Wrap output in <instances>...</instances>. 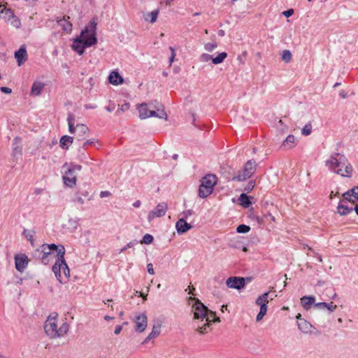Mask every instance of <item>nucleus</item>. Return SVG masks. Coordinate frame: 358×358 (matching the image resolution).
<instances>
[{
    "label": "nucleus",
    "instance_id": "nucleus-14",
    "mask_svg": "<svg viewBox=\"0 0 358 358\" xmlns=\"http://www.w3.org/2000/svg\"><path fill=\"white\" fill-rule=\"evenodd\" d=\"M135 331L141 333L144 331L148 325V318L145 313L139 314L136 316L135 320Z\"/></svg>",
    "mask_w": 358,
    "mask_h": 358
},
{
    "label": "nucleus",
    "instance_id": "nucleus-23",
    "mask_svg": "<svg viewBox=\"0 0 358 358\" xmlns=\"http://www.w3.org/2000/svg\"><path fill=\"white\" fill-rule=\"evenodd\" d=\"M108 81L113 85H118L123 83L124 80L119 73L113 71L108 76Z\"/></svg>",
    "mask_w": 358,
    "mask_h": 358
},
{
    "label": "nucleus",
    "instance_id": "nucleus-36",
    "mask_svg": "<svg viewBox=\"0 0 358 358\" xmlns=\"http://www.w3.org/2000/svg\"><path fill=\"white\" fill-rule=\"evenodd\" d=\"M281 59L285 63H289L292 59V52L289 50H285L282 52Z\"/></svg>",
    "mask_w": 358,
    "mask_h": 358
},
{
    "label": "nucleus",
    "instance_id": "nucleus-61",
    "mask_svg": "<svg viewBox=\"0 0 358 358\" xmlns=\"http://www.w3.org/2000/svg\"><path fill=\"white\" fill-rule=\"evenodd\" d=\"M208 317H210V320H212V317H215V313L213 312V311H209L208 310Z\"/></svg>",
    "mask_w": 358,
    "mask_h": 358
},
{
    "label": "nucleus",
    "instance_id": "nucleus-7",
    "mask_svg": "<svg viewBox=\"0 0 358 358\" xmlns=\"http://www.w3.org/2000/svg\"><path fill=\"white\" fill-rule=\"evenodd\" d=\"M96 43V38L92 37L91 38L87 39L85 42H83L80 37H77L73 40L71 48L79 55H81L83 54L85 48L95 45Z\"/></svg>",
    "mask_w": 358,
    "mask_h": 358
},
{
    "label": "nucleus",
    "instance_id": "nucleus-6",
    "mask_svg": "<svg viewBox=\"0 0 358 358\" xmlns=\"http://www.w3.org/2000/svg\"><path fill=\"white\" fill-rule=\"evenodd\" d=\"M216 183L217 178L215 175L208 174L204 176L199 188V196L201 198H206L212 194Z\"/></svg>",
    "mask_w": 358,
    "mask_h": 358
},
{
    "label": "nucleus",
    "instance_id": "nucleus-50",
    "mask_svg": "<svg viewBox=\"0 0 358 358\" xmlns=\"http://www.w3.org/2000/svg\"><path fill=\"white\" fill-rule=\"evenodd\" d=\"M73 201H74L75 202H77V203H80V204H83V203H85V201H84V199H83V197H82V196H80L78 194H77L75 196V197H74V199H73Z\"/></svg>",
    "mask_w": 358,
    "mask_h": 358
},
{
    "label": "nucleus",
    "instance_id": "nucleus-11",
    "mask_svg": "<svg viewBox=\"0 0 358 358\" xmlns=\"http://www.w3.org/2000/svg\"><path fill=\"white\" fill-rule=\"evenodd\" d=\"M96 23L95 21L91 20L90 22L85 27V29L82 30L80 35L78 37H80L83 42H85L87 39L91 38L92 37L96 38Z\"/></svg>",
    "mask_w": 358,
    "mask_h": 358
},
{
    "label": "nucleus",
    "instance_id": "nucleus-53",
    "mask_svg": "<svg viewBox=\"0 0 358 358\" xmlns=\"http://www.w3.org/2000/svg\"><path fill=\"white\" fill-rule=\"evenodd\" d=\"M294 13V10L293 9H289L287 10H285L282 13V15H285V17H290L291 15H292Z\"/></svg>",
    "mask_w": 358,
    "mask_h": 358
},
{
    "label": "nucleus",
    "instance_id": "nucleus-49",
    "mask_svg": "<svg viewBox=\"0 0 358 358\" xmlns=\"http://www.w3.org/2000/svg\"><path fill=\"white\" fill-rule=\"evenodd\" d=\"M169 50H171V57L169 58V64L171 65V64L173 62L175 57H176V52L175 50L173 47H169Z\"/></svg>",
    "mask_w": 358,
    "mask_h": 358
},
{
    "label": "nucleus",
    "instance_id": "nucleus-64",
    "mask_svg": "<svg viewBox=\"0 0 358 358\" xmlns=\"http://www.w3.org/2000/svg\"><path fill=\"white\" fill-rule=\"evenodd\" d=\"M151 339H152V338H150V335H148V337L143 342V344L148 343Z\"/></svg>",
    "mask_w": 358,
    "mask_h": 358
},
{
    "label": "nucleus",
    "instance_id": "nucleus-2",
    "mask_svg": "<svg viewBox=\"0 0 358 358\" xmlns=\"http://www.w3.org/2000/svg\"><path fill=\"white\" fill-rule=\"evenodd\" d=\"M325 166L334 173L342 177L350 178L352 173V166L346 157L339 152H334L325 161Z\"/></svg>",
    "mask_w": 358,
    "mask_h": 358
},
{
    "label": "nucleus",
    "instance_id": "nucleus-56",
    "mask_svg": "<svg viewBox=\"0 0 358 358\" xmlns=\"http://www.w3.org/2000/svg\"><path fill=\"white\" fill-rule=\"evenodd\" d=\"M122 330V327L121 325H117L115 328L114 333H115V334L118 335L120 334Z\"/></svg>",
    "mask_w": 358,
    "mask_h": 358
},
{
    "label": "nucleus",
    "instance_id": "nucleus-27",
    "mask_svg": "<svg viewBox=\"0 0 358 358\" xmlns=\"http://www.w3.org/2000/svg\"><path fill=\"white\" fill-rule=\"evenodd\" d=\"M57 22L59 25L63 27V29L66 31H71L72 29V24L68 22L67 19L64 17L62 18L57 17Z\"/></svg>",
    "mask_w": 358,
    "mask_h": 358
},
{
    "label": "nucleus",
    "instance_id": "nucleus-35",
    "mask_svg": "<svg viewBox=\"0 0 358 358\" xmlns=\"http://www.w3.org/2000/svg\"><path fill=\"white\" fill-rule=\"evenodd\" d=\"M157 15H158V10H152L151 13H148L147 15L145 17V20L146 21L150 22L151 23H154L157 20Z\"/></svg>",
    "mask_w": 358,
    "mask_h": 358
},
{
    "label": "nucleus",
    "instance_id": "nucleus-57",
    "mask_svg": "<svg viewBox=\"0 0 358 358\" xmlns=\"http://www.w3.org/2000/svg\"><path fill=\"white\" fill-rule=\"evenodd\" d=\"M115 108V103H110L109 106L106 107V110L108 112H112Z\"/></svg>",
    "mask_w": 358,
    "mask_h": 358
},
{
    "label": "nucleus",
    "instance_id": "nucleus-60",
    "mask_svg": "<svg viewBox=\"0 0 358 358\" xmlns=\"http://www.w3.org/2000/svg\"><path fill=\"white\" fill-rule=\"evenodd\" d=\"M141 204V201L137 200V201H136L133 203V206H134V208H138V207H140Z\"/></svg>",
    "mask_w": 358,
    "mask_h": 358
},
{
    "label": "nucleus",
    "instance_id": "nucleus-54",
    "mask_svg": "<svg viewBox=\"0 0 358 358\" xmlns=\"http://www.w3.org/2000/svg\"><path fill=\"white\" fill-rule=\"evenodd\" d=\"M111 195V193L109 191H101L100 192V197L105 198Z\"/></svg>",
    "mask_w": 358,
    "mask_h": 358
},
{
    "label": "nucleus",
    "instance_id": "nucleus-63",
    "mask_svg": "<svg viewBox=\"0 0 358 358\" xmlns=\"http://www.w3.org/2000/svg\"><path fill=\"white\" fill-rule=\"evenodd\" d=\"M211 322H220V317H217L216 316H215L211 320Z\"/></svg>",
    "mask_w": 358,
    "mask_h": 358
},
{
    "label": "nucleus",
    "instance_id": "nucleus-62",
    "mask_svg": "<svg viewBox=\"0 0 358 358\" xmlns=\"http://www.w3.org/2000/svg\"><path fill=\"white\" fill-rule=\"evenodd\" d=\"M277 295L276 294H271V292H269V298H268V301H272L275 297H276Z\"/></svg>",
    "mask_w": 358,
    "mask_h": 358
},
{
    "label": "nucleus",
    "instance_id": "nucleus-41",
    "mask_svg": "<svg viewBox=\"0 0 358 358\" xmlns=\"http://www.w3.org/2000/svg\"><path fill=\"white\" fill-rule=\"evenodd\" d=\"M217 47V43L216 42L207 43L204 45V49L207 52H213Z\"/></svg>",
    "mask_w": 358,
    "mask_h": 358
},
{
    "label": "nucleus",
    "instance_id": "nucleus-25",
    "mask_svg": "<svg viewBox=\"0 0 358 358\" xmlns=\"http://www.w3.org/2000/svg\"><path fill=\"white\" fill-rule=\"evenodd\" d=\"M44 87L45 84L43 83L40 81H35L32 85L31 94L34 96L40 95Z\"/></svg>",
    "mask_w": 358,
    "mask_h": 358
},
{
    "label": "nucleus",
    "instance_id": "nucleus-10",
    "mask_svg": "<svg viewBox=\"0 0 358 358\" xmlns=\"http://www.w3.org/2000/svg\"><path fill=\"white\" fill-rule=\"evenodd\" d=\"M1 18L7 23L10 24L15 28H19L21 25L20 19L14 14L10 8H3L0 11Z\"/></svg>",
    "mask_w": 358,
    "mask_h": 358
},
{
    "label": "nucleus",
    "instance_id": "nucleus-37",
    "mask_svg": "<svg viewBox=\"0 0 358 358\" xmlns=\"http://www.w3.org/2000/svg\"><path fill=\"white\" fill-rule=\"evenodd\" d=\"M34 231H31V230H28V229H24L23 231V235L26 237V238L30 241V243L33 245V241H34Z\"/></svg>",
    "mask_w": 358,
    "mask_h": 358
},
{
    "label": "nucleus",
    "instance_id": "nucleus-4",
    "mask_svg": "<svg viewBox=\"0 0 358 358\" xmlns=\"http://www.w3.org/2000/svg\"><path fill=\"white\" fill-rule=\"evenodd\" d=\"M69 131L74 134L73 138L80 141L84 140L89 133L88 127L84 124H76V116L69 113L67 117Z\"/></svg>",
    "mask_w": 358,
    "mask_h": 358
},
{
    "label": "nucleus",
    "instance_id": "nucleus-52",
    "mask_svg": "<svg viewBox=\"0 0 358 358\" xmlns=\"http://www.w3.org/2000/svg\"><path fill=\"white\" fill-rule=\"evenodd\" d=\"M255 186V182L253 181H250L247 185V187L245 188V190L249 192L253 189Z\"/></svg>",
    "mask_w": 358,
    "mask_h": 358
},
{
    "label": "nucleus",
    "instance_id": "nucleus-45",
    "mask_svg": "<svg viewBox=\"0 0 358 358\" xmlns=\"http://www.w3.org/2000/svg\"><path fill=\"white\" fill-rule=\"evenodd\" d=\"M213 57L207 53H203L200 55L199 60L202 62H208L210 60H212Z\"/></svg>",
    "mask_w": 358,
    "mask_h": 358
},
{
    "label": "nucleus",
    "instance_id": "nucleus-34",
    "mask_svg": "<svg viewBox=\"0 0 358 358\" xmlns=\"http://www.w3.org/2000/svg\"><path fill=\"white\" fill-rule=\"evenodd\" d=\"M260 307L259 313L257 315L256 320L257 322L261 321L267 313V306L264 304L258 305Z\"/></svg>",
    "mask_w": 358,
    "mask_h": 358
},
{
    "label": "nucleus",
    "instance_id": "nucleus-19",
    "mask_svg": "<svg viewBox=\"0 0 358 358\" xmlns=\"http://www.w3.org/2000/svg\"><path fill=\"white\" fill-rule=\"evenodd\" d=\"M192 225L187 223L184 217L179 219L176 224V228L178 234H183L186 233L188 230L192 229Z\"/></svg>",
    "mask_w": 358,
    "mask_h": 358
},
{
    "label": "nucleus",
    "instance_id": "nucleus-42",
    "mask_svg": "<svg viewBox=\"0 0 358 358\" xmlns=\"http://www.w3.org/2000/svg\"><path fill=\"white\" fill-rule=\"evenodd\" d=\"M348 191L350 192L351 196H353L354 200L352 201V203H355L358 201V186H355Z\"/></svg>",
    "mask_w": 358,
    "mask_h": 358
},
{
    "label": "nucleus",
    "instance_id": "nucleus-44",
    "mask_svg": "<svg viewBox=\"0 0 358 358\" xmlns=\"http://www.w3.org/2000/svg\"><path fill=\"white\" fill-rule=\"evenodd\" d=\"M153 241V236L150 234H145L143 236L141 243L150 244Z\"/></svg>",
    "mask_w": 358,
    "mask_h": 358
},
{
    "label": "nucleus",
    "instance_id": "nucleus-29",
    "mask_svg": "<svg viewBox=\"0 0 358 358\" xmlns=\"http://www.w3.org/2000/svg\"><path fill=\"white\" fill-rule=\"evenodd\" d=\"M268 298H269V292H264V294H261L258 296V298L256 299V304L257 305H261L264 304L266 305L268 303Z\"/></svg>",
    "mask_w": 358,
    "mask_h": 358
},
{
    "label": "nucleus",
    "instance_id": "nucleus-43",
    "mask_svg": "<svg viewBox=\"0 0 358 358\" xmlns=\"http://www.w3.org/2000/svg\"><path fill=\"white\" fill-rule=\"evenodd\" d=\"M312 131V125L310 123L306 124L301 129V134L304 136L309 135Z\"/></svg>",
    "mask_w": 358,
    "mask_h": 358
},
{
    "label": "nucleus",
    "instance_id": "nucleus-28",
    "mask_svg": "<svg viewBox=\"0 0 358 358\" xmlns=\"http://www.w3.org/2000/svg\"><path fill=\"white\" fill-rule=\"evenodd\" d=\"M73 137L69 136H63L59 141L60 146L63 149H68L69 145H71L73 141Z\"/></svg>",
    "mask_w": 358,
    "mask_h": 358
},
{
    "label": "nucleus",
    "instance_id": "nucleus-16",
    "mask_svg": "<svg viewBox=\"0 0 358 358\" xmlns=\"http://www.w3.org/2000/svg\"><path fill=\"white\" fill-rule=\"evenodd\" d=\"M226 285L229 288L241 289L244 287L245 282L244 278L230 277L227 280Z\"/></svg>",
    "mask_w": 358,
    "mask_h": 358
},
{
    "label": "nucleus",
    "instance_id": "nucleus-30",
    "mask_svg": "<svg viewBox=\"0 0 358 358\" xmlns=\"http://www.w3.org/2000/svg\"><path fill=\"white\" fill-rule=\"evenodd\" d=\"M238 201L240 204L244 208H248L252 204L250 197L244 193L240 195Z\"/></svg>",
    "mask_w": 358,
    "mask_h": 358
},
{
    "label": "nucleus",
    "instance_id": "nucleus-13",
    "mask_svg": "<svg viewBox=\"0 0 358 358\" xmlns=\"http://www.w3.org/2000/svg\"><path fill=\"white\" fill-rule=\"evenodd\" d=\"M167 209L168 205L166 203H159L153 210L149 213L148 215V220L151 221L155 217H160L164 216L166 214Z\"/></svg>",
    "mask_w": 358,
    "mask_h": 358
},
{
    "label": "nucleus",
    "instance_id": "nucleus-9",
    "mask_svg": "<svg viewBox=\"0 0 358 358\" xmlns=\"http://www.w3.org/2000/svg\"><path fill=\"white\" fill-rule=\"evenodd\" d=\"M148 117H155L159 119L167 120V114L165 112L164 107L157 101L150 103Z\"/></svg>",
    "mask_w": 358,
    "mask_h": 358
},
{
    "label": "nucleus",
    "instance_id": "nucleus-20",
    "mask_svg": "<svg viewBox=\"0 0 358 358\" xmlns=\"http://www.w3.org/2000/svg\"><path fill=\"white\" fill-rule=\"evenodd\" d=\"M15 57L17 59L18 66L27 60V50L24 46H21L20 49L15 52Z\"/></svg>",
    "mask_w": 358,
    "mask_h": 358
},
{
    "label": "nucleus",
    "instance_id": "nucleus-58",
    "mask_svg": "<svg viewBox=\"0 0 358 358\" xmlns=\"http://www.w3.org/2000/svg\"><path fill=\"white\" fill-rule=\"evenodd\" d=\"M182 214L184 215L183 217L187 218V217H188V216H190L192 215V211L191 210H187L183 212Z\"/></svg>",
    "mask_w": 358,
    "mask_h": 358
},
{
    "label": "nucleus",
    "instance_id": "nucleus-3",
    "mask_svg": "<svg viewBox=\"0 0 358 358\" xmlns=\"http://www.w3.org/2000/svg\"><path fill=\"white\" fill-rule=\"evenodd\" d=\"M58 314L51 313L44 324V330L48 336L52 339L61 338L66 335L69 331V324L64 322L59 326L57 322Z\"/></svg>",
    "mask_w": 358,
    "mask_h": 358
},
{
    "label": "nucleus",
    "instance_id": "nucleus-59",
    "mask_svg": "<svg viewBox=\"0 0 358 358\" xmlns=\"http://www.w3.org/2000/svg\"><path fill=\"white\" fill-rule=\"evenodd\" d=\"M339 96L341 98L345 99L347 97V93L344 90H341L339 92Z\"/></svg>",
    "mask_w": 358,
    "mask_h": 358
},
{
    "label": "nucleus",
    "instance_id": "nucleus-48",
    "mask_svg": "<svg viewBox=\"0 0 358 358\" xmlns=\"http://www.w3.org/2000/svg\"><path fill=\"white\" fill-rule=\"evenodd\" d=\"M342 196L343 198V200L348 201L352 203V201L354 200L353 196H351L350 192H349V191H347L346 192L343 194Z\"/></svg>",
    "mask_w": 358,
    "mask_h": 358
},
{
    "label": "nucleus",
    "instance_id": "nucleus-17",
    "mask_svg": "<svg viewBox=\"0 0 358 358\" xmlns=\"http://www.w3.org/2000/svg\"><path fill=\"white\" fill-rule=\"evenodd\" d=\"M296 318L297 319L298 328L303 334H310L311 330L313 328V325L307 320L301 318V315L299 313Z\"/></svg>",
    "mask_w": 358,
    "mask_h": 358
},
{
    "label": "nucleus",
    "instance_id": "nucleus-26",
    "mask_svg": "<svg viewBox=\"0 0 358 358\" xmlns=\"http://www.w3.org/2000/svg\"><path fill=\"white\" fill-rule=\"evenodd\" d=\"M315 298L313 296H304L301 298V302L302 306L306 310H309L310 306L315 304Z\"/></svg>",
    "mask_w": 358,
    "mask_h": 358
},
{
    "label": "nucleus",
    "instance_id": "nucleus-47",
    "mask_svg": "<svg viewBox=\"0 0 358 358\" xmlns=\"http://www.w3.org/2000/svg\"><path fill=\"white\" fill-rule=\"evenodd\" d=\"M97 141L95 138L90 139L83 143L82 148L85 149L87 145H95Z\"/></svg>",
    "mask_w": 358,
    "mask_h": 358
},
{
    "label": "nucleus",
    "instance_id": "nucleus-32",
    "mask_svg": "<svg viewBox=\"0 0 358 358\" xmlns=\"http://www.w3.org/2000/svg\"><path fill=\"white\" fill-rule=\"evenodd\" d=\"M66 168L69 170V172L71 171V172H73V173H74L76 174V172L80 171L81 170L82 166L80 164H65L63 166V169H66Z\"/></svg>",
    "mask_w": 358,
    "mask_h": 358
},
{
    "label": "nucleus",
    "instance_id": "nucleus-5",
    "mask_svg": "<svg viewBox=\"0 0 358 358\" xmlns=\"http://www.w3.org/2000/svg\"><path fill=\"white\" fill-rule=\"evenodd\" d=\"M187 302L192 306L193 320L201 319V322H203L204 319L209 317L208 308L199 299L189 296Z\"/></svg>",
    "mask_w": 358,
    "mask_h": 358
},
{
    "label": "nucleus",
    "instance_id": "nucleus-31",
    "mask_svg": "<svg viewBox=\"0 0 358 358\" xmlns=\"http://www.w3.org/2000/svg\"><path fill=\"white\" fill-rule=\"evenodd\" d=\"M353 210L352 208H348L347 206L339 203L337 207V212L341 215H346Z\"/></svg>",
    "mask_w": 358,
    "mask_h": 358
},
{
    "label": "nucleus",
    "instance_id": "nucleus-38",
    "mask_svg": "<svg viewBox=\"0 0 358 358\" xmlns=\"http://www.w3.org/2000/svg\"><path fill=\"white\" fill-rule=\"evenodd\" d=\"M160 334V326H156L154 325L152 329L151 333L149 334L150 338H157Z\"/></svg>",
    "mask_w": 358,
    "mask_h": 358
},
{
    "label": "nucleus",
    "instance_id": "nucleus-8",
    "mask_svg": "<svg viewBox=\"0 0 358 358\" xmlns=\"http://www.w3.org/2000/svg\"><path fill=\"white\" fill-rule=\"evenodd\" d=\"M257 164L253 160L248 161L243 168L241 173L233 178L234 180L244 181L248 178H250L256 170Z\"/></svg>",
    "mask_w": 358,
    "mask_h": 358
},
{
    "label": "nucleus",
    "instance_id": "nucleus-1",
    "mask_svg": "<svg viewBox=\"0 0 358 358\" xmlns=\"http://www.w3.org/2000/svg\"><path fill=\"white\" fill-rule=\"evenodd\" d=\"M53 252H57V259L52 266V271L57 279L61 282H65L70 277V269L66 263L64 259L65 248L63 245H57L52 244H43L41 248L36 251L39 253L38 258L42 263L47 264L48 257L53 255Z\"/></svg>",
    "mask_w": 358,
    "mask_h": 358
},
{
    "label": "nucleus",
    "instance_id": "nucleus-55",
    "mask_svg": "<svg viewBox=\"0 0 358 358\" xmlns=\"http://www.w3.org/2000/svg\"><path fill=\"white\" fill-rule=\"evenodd\" d=\"M0 90L5 94H10L12 92L11 89L7 87H1Z\"/></svg>",
    "mask_w": 358,
    "mask_h": 358
},
{
    "label": "nucleus",
    "instance_id": "nucleus-18",
    "mask_svg": "<svg viewBox=\"0 0 358 358\" xmlns=\"http://www.w3.org/2000/svg\"><path fill=\"white\" fill-rule=\"evenodd\" d=\"M64 169V174L62 176L64 183L67 187H74L76 184V180H77L76 175L71 171L69 172V170L67 169L66 168Z\"/></svg>",
    "mask_w": 358,
    "mask_h": 358
},
{
    "label": "nucleus",
    "instance_id": "nucleus-12",
    "mask_svg": "<svg viewBox=\"0 0 358 358\" xmlns=\"http://www.w3.org/2000/svg\"><path fill=\"white\" fill-rule=\"evenodd\" d=\"M210 322V317H206L203 322H201V319L193 320L194 328L200 334H205L208 332Z\"/></svg>",
    "mask_w": 358,
    "mask_h": 358
},
{
    "label": "nucleus",
    "instance_id": "nucleus-15",
    "mask_svg": "<svg viewBox=\"0 0 358 358\" xmlns=\"http://www.w3.org/2000/svg\"><path fill=\"white\" fill-rule=\"evenodd\" d=\"M15 268L20 273H22L28 265L29 259L24 254L15 255Z\"/></svg>",
    "mask_w": 358,
    "mask_h": 358
},
{
    "label": "nucleus",
    "instance_id": "nucleus-24",
    "mask_svg": "<svg viewBox=\"0 0 358 358\" xmlns=\"http://www.w3.org/2000/svg\"><path fill=\"white\" fill-rule=\"evenodd\" d=\"M296 138L293 135H289L285 140L282 142L281 147L285 150H289L295 147Z\"/></svg>",
    "mask_w": 358,
    "mask_h": 358
},
{
    "label": "nucleus",
    "instance_id": "nucleus-51",
    "mask_svg": "<svg viewBox=\"0 0 358 358\" xmlns=\"http://www.w3.org/2000/svg\"><path fill=\"white\" fill-rule=\"evenodd\" d=\"M147 268H148V272L150 275H154V274H155V271H154V268H153V265H152V264L149 263V264L147 265Z\"/></svg>",
    "mask_w": 358,
    "mask_h": 358
},
{
    "label": "nucleus",
    "instance_id": "nucleus-39",
    "mask_svg": "<svg viewBox=\"0 0 358 358\" xmlns=\"http://www.w3.org/2000/svg\"><path fill=\"white\" fill-rule=\"evenodd\" d=\"M250 227L248 225L240 224L236 228V231L239 234H245L249 232Z\"/></svg>",
    "mask_w": 358,
    "mask_h": 358
},
{
    "label": "nucleus",
    "instance_id": "nucleus-21",
    "mask_svg": "<svg viewBox=\"0 0 358 358\" xmlns=\"http://www.w3.org/2000/svg\"><path fill=\"white\" fill-rule=\"evenodd\" d=\"M314 307L318 310H328L329 313H333L337 308V306L334 304L333 302L325 303L319 302L314 304Z\"/></svg>",
    "mask_w": 358,
    "mask_h": 358
},
{
    "label": "nucleus",
    "instance_id": "nucleus-33",
    "mask_svg": "<svg viewBox=\"0 0 358 358\" xmlns=\"http://www.w3.org/2000/svg\"><path fill=\"white\" fill-rule=\"evenodd\" d=\"M227 54L225 52H222L219 53L215 57L212 59V62L214 64H218L222 62L227 58Z\"/></svg>",
    "mask_w": 358,
    "mask_h": 358
},
{
    "label": "nucleus",
    "instance_id": "nucleus-40",
    "mask_svg": "<svg viewBox=\"0 0 358 358\" xmlns=\"http://www.w3.org/2000/svg\"><path fill=\"white\" fill-rule=\"evenodd\" d=\"M130 105L129 103H124V104L119 106L117 111L116 115H119L121 113L125 112L129 109Z\"/></svg>",
    "mask_w": 358,
    "mask_h": 358
},
{
    "label": "nucleus",
    "instance_id": "nucleus-46",
    "mask_svg": "<svg viewBox=\"0 0 358 358\" xmlns=\"http://www.w3.org/2000/svg\"><path fill=\"white\" fill-rule=\"evenodd\" d=\"M138 243V241L136 240H134L128 243L125 246H124L121 250L120 253L123 252L124 251L127 250L128 248H132L135 245Z\"/></svg>",
    "mask_w": 358,
    "mask_h": 358
},
{
    "label": "nucleus",
    "instance_id": "nucleus-22",
    "mask_svg": "<svg viewBox=\"0 0 358 358\" xmlns=\"http://www.w3.org/2000/svg\"><path fill=\"white\" fill-rule=\"evenodd\" d=\"M139 113V117L141 120L148 118V113L150 108V103H143L140 104L137 108Z\"/></svg>",
    "mask_w": 358,
    "mask_h": 358
}]
</instances>
